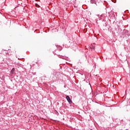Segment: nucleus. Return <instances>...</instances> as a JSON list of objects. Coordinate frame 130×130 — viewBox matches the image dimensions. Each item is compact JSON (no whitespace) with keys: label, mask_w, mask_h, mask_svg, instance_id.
<instances>
[{"label":"nucleus","mask_w":130,"mask_h":130,"mask_svg":"<svg viewBox=\"0 0 130 130\" xmlns=\"http://www.w3.org/2000/svg\"><path fill=\"white\" fill-rule=\"evenodd\" d=\"M66 99L70 104H72V103H73L72 100H71V98H70V96L69 95H67L66 96Z\"/></svg>","instance_id":"obj_1"},{"label":"nucleus","mask_w":130,"mask_h":130,"mask_svg":"<svg viewBox=\"0 0 130 130\" xmlns=\"http://www.w3.org/2000/svg\"><path fill=\"white\" fill-rule=\"evenodd\" d=\"M36 6H38V5H37V4H36Z\"/></svg>","instance_id":"obj_4"},{"label":"nucleus","mask_w":130,"mask_h":130,"mask_svg":"<svg viewBox=\"0 0 130 130\" xmlns=\"http://www.w3.org/2000/svg\"><path fill=\"white\" fill-rule=\"evenodd\" d=\"M91 49H95V46H93V45H91V46L90 47Z\"/></svg>","instance_id":"obj_3"},{"label":"nucleus","mask_w":130,"mask_h":130,"mask_svg":"<svg viewBox=\"0 0 130 130\" xmlns=\"http://www.w3.org/2000/svg\"><path fill=\"white\" fill-rule=\"evenodd\" d=\"M15 72L14 68H13L11 71V74H14V72Z\"/></svg>","instance_id":"obj_2"}]
</instances>
